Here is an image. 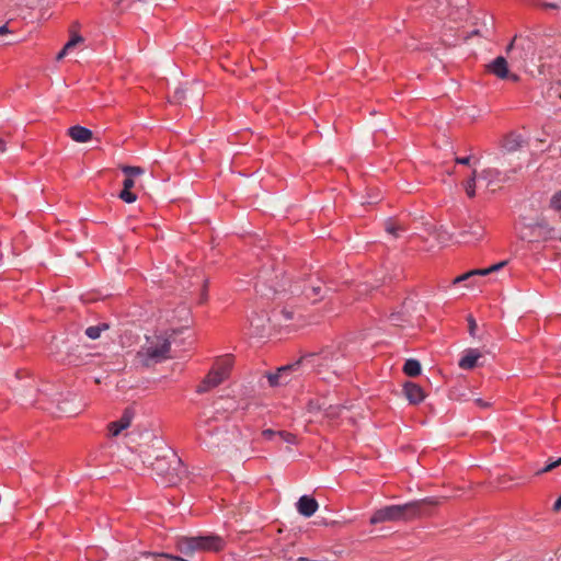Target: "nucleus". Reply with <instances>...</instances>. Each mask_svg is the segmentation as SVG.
<instances>
[{"label":"nucleus","mask_w":561,"mask_h":561,"mask_svg":"<svg viewBox=\"0 0 561 561\" xmlns=\"http://www.w3.org/2000/svg\"><path fill=\"white\" fill-rule=\"evenodd\" d=\"M483 229L480 226L470 227V230H463L460 232L462 242L469 243L479 240L482 237Z\"/></svg>","instance_id":"21"},{"label":"nucleus","mask_w":561,"mask_h":561,"mask_svg":"<svg viewBox=\"0 0 561 561\" xmlns=\"http://www.w3.org/2000/svg\"><path fill=\"white\" fill-rule=\"evenodd\" d=\"M133 412L126 409L119 420L108 424V431L112 436H117L122 431L130 426Z\"/></svg>","instance_id":"13"},{"label":"nucleus","mask_w":561,"mask_h":561,"mask_svg":"<svg viewBox=\"0 0 561 561\" xmlns=\"http://www.w3.org/2000/svg\"><path fill=\"white\" fill-rule=\"evenodd\" d=\"M322 286L319 285H310L308 287H305L304 293L308 299H312L313 301H317L319 297H322Z\"/></svg>","instance_id":"24"},{"label":"nucleus","mask_w":561,"mask_h":561,"mask_svg":"<svg viewBox=\"0 0 561 561\" xmlns=\"http://www.w3.org/2000/svg\"><path fill=\"white\" fill-rule=\"evenodd\" d=\"M273 317L278 320L283 318L284 321H290L294 319V310L288 307H282L279 309H274Z\"/></svg>","instance_id":"25"},{"label":"nucleus","mask_w":561,"mask_h":561,"mask_svg":"<svg viewBox=\"0 0 561 561\" xmlns=\"http://www.w3.org/2000/svg\"><path fill=\"white\" fill-rule=\"evenodd\" d=\"M499 175H500V172L496 169H485L479 174V178L491 182L493 179L497 178Z\"/></svg>","instance_id":"37"},{"label":"nucleus","mask_w":561,"mask_h":561,"mask_svg":"<svg viewBox=\"0 0 561 561\" xmlns=\"http://www.w3.org/2000/svg\"><path fill=\"white\" fill-rule=\"evenodd\" d=\"M402 391L410 404H420L425 399L424 389L416 382L405 381Z\"/></svg>","instance_id":"11"},{"label":"nucleus","mask_w":561,"mask_h":561,"mask_svg":"<svg viewBox=\"0 0 561 561\" xmlns=\"http://www.w3.org/2000/svg\"><path fill=\"white\" fill-rule=\"evenodd\" d=\"M178 480L180 483H183L184 479L187 480L186 485L191 482V479L188 478V471L187 467L184 465L181 458L178 457Z\"/></svg>","instance_id":"28"},{"label":"nucleus","mask_w":561,"mask_h":561,"mask_svg":"<svg viewBox=\"0 0 561 561\" xmlns=\"http://www.w3.org/2000/svg\"><path fill=\"white\" fill-rule=\"evenodd\" d=\"M505 79H508V80H511L513 82H518L519 81V76L508 71V76Z\"/></svg>","instance_id":"45"},{"label":"nucleus","mask_w":561,"mask_h":561,"mask_svg":"<svg viewBox=\"0 0 561 561\" xmlns=\"http://www.w3.org/2000/svg\"><path fill=\"white\" fill-rule=\"evenodd\" d=\"M468 322V331L471 336H476V330H477V322L472 314H469L467 317Z\"/></svg>","instance_id":"41"},{"label":"nucleus","mask_w":561,"mask_h":561,"mask_svg":"<svg viewBox=\"0 0 561 561\" xmlns=\"http://www.w3.org/2000/svg\"><path fill=\"white\" fill-rule=\"evenodd\" d=\"M208 300V279L197 267H185V275L178 279V311Z\"/></svg>","instance_id":"2"},{"label":"nucleus","mask_w":561,"mask_h":561,"mask_svg":"<svg viewBox=\"0 0 561 561\" xmlns=\"http://www.w3.org/2000/svg\"><path fill=\"white\" fill-rule=\"evenodd\" d=\"M277 438L288 444H297V436L287 431H279V436H277Z\"/></svg>","instance_id":"32"},{"label":"nucleus","mask_w":561,"mask_h":561,"mask_svg":"<svg viewBox=\"0 0 561 561\" xmlns=\"http://www.w3.org/2000/svg\"><path fill=\"white\" fill-rule=\"evenodd\" d=\"M506 264H507L506 261H502V262L491 265L490 267L479 268V276H485V275L491 274L492 272H496V271L501 270L503 266H505Z\"/></svg>","instance_id":"29"},{"label":"nucleus","mask_w":561,"mask_h":561,"mask_svg":"<svg viewBox=\"0 0 561 561\" xmlns=\"http://www.w3.org/2000/svg\"><path fill=\"white\" fill-rule=\"evenodd\" d=\"M5 151V142L0 139V152H4Z\"/></svg>","instance_id":"55"},{"label":"nucleus","mask_w":561,"mask_h":561,"mask_svg":"<svg viewBox=\"0 0 561 561\" xmlns=\"http://www.w3.org/2000/svg\"><path fill=\"white\" fill-rule=\"evenodd\" d=\"M536 43L530 36L515 35L506 47V53L512 60H534L536 55Z\"/></svg>","instance_id":"8"},{"label":"nucleus","mask_w":561,"mask_h":561,"mask_svg":"<svg viewBox=\"0 0 561 561\" xmlns=\"http://www.w3.org/2000/svg\"><path fill=\"white\" fill-rule=\"evenodd\" d=\"M296 506L298 513L305 517L312 516L319 507L317 500L311 495L300 496Z\"/></svg>","instance_id":"12"},{"label":"nucleus","mask_w":561,"mask_h":561,"mask_svg":"<svg viewBox=\"0 0 561 561\" xmlns=\"http://www.w3.org/2000/svg\"><path fill=\"white\" fill-rule=\"evenodd\" d=\"M402 370L408 377L414 378L421 375L422 366L417 359L409 358L405 360Z\"/></svg>","instance_id":"20"},{"label":"nucleus","mask_w":561,"mask_h":561,"mask_svg":"<svg viewBox=\"0 0 561 561\" xmlns=\"http://www.w3.org/2000/svg\"><path fill=\"white\" fill-rule=\"evenodd\" d=\"M122 171L126 174V176H128L130 179L144 173V170L140 167H130V165L122 167Z\"/></svg>","instance_id":"31"},{"label":"nucleus","mask_w":561,"mask_h":561,"mask_svg":"<svg viewBox=\"0 0 561 561\" xmlns=\"http://www.w3.org/2000/svg\"><path fill=\"white\" fill-rule=\"evenodd\" d=\"M476 403L481 407V408H486L489 407V403L488 402H484L482 399H477L476 400Z\"/></svg>","instance_id":"51"},{"label":"nucleus","mask_w":561,"mask_h":561,"mask_svg":"<svg viewBox=\"0 0 561 561\" xmlns=\"http://www.w3.org/2000/svg\"><path fill=\"white\" fill-rule=\"evenodd\" d=\"M9 33H11V31L8 28V26H7V25H2V26H0V35H1V36H2V35H7V34H9Z\"/></svg>","instance_id":"48"},{"label":"nucleus","mask_w":561,"mask_h":561,"mask_svg":"<svg viewBox=\"0 0 561 561\" xmlns=\"http://www.w3.org/2000/svg\"><path fill=\"white\" fill-rule=\"evenodd\" d=\"M341 405H329L324 411L325 415L329 417H337L341 413Z\"/></svg>","instance_id":"39"},{"label":"nucleus","mask_w":561,"mask_h":561,"mask_svg":"<svg viewBox=\"0 0 561 561\" xmlns=\"http://www.w3.org/2000/svg\"><path fill=\"white\" fill-rule=\"evenodd\" d=\"M230 439L228 437H224L222 442L226 443V442H229Z\"/></svg>","instance_id":"58"},{"label":"nucleus","mask_w":561,"mask_h":561,"mask_svg":"<svg viewBox=\"0 0 561 561\" xmlns=\"http://www.w3.org/2000/svg\"><path fill=\"white\" fill-rule=\"evenodd\" d=\"M171 343L162 336L147 339V343L137 352L136 358L144 367H151L168 358Z\"/></svg>","instance_id":"6"},{"label":"nucleus","mask_w":561,"mask_h":561,"mask_svg":"<svg viewBox=\"0 0 561 561\" xmlns=\"http://www.w3.org/2000/svg\"><path fill=\"white\" fill-rule=\"evenodd\" d=\"M295 366H296L295 364L286 365V366L277 368V370L274 373H267L266 377L268 380V385L271 387H277L279 385L286 383L287 381L282 380L283 375L288 373L289 370H291Z\"/></svg>","instance_id":"17"},{"label":"nucleus","mask_w":561,"mask_h":561,"mask_svg":"<svg viewBox=\"0 0 561 561\" xmlns=\"http://www.w3.org/2000/svg\"><path fill=\"white\" fill-rule=\"evenodd\" d=\"M282 552H283L282 558H284L285 560H287V561L294 560V558L291 556H288V550H283Z\"/></svg>","instance_id":"50"},{"label":"nucleus","mask_w":561,"mask_h":561,"mask_svg":"<svg viewBox=\"0 0 561 561\" xmlns=\"http://www.w3.org/2000/svg\"><path fill=\"white\" fill-rule=\"evenodd\" d=\"M84 39L81 35L75 33L71 35L70 39L65 44L64 48L66 50L72 49L77 44L82 43Z\"/></svg>","instance_id":"35"},{"label":"nucleus","mask_w":561,"mask_h":561,"mask_svg":"<svg viewBox=\"0 0 561 561\" xmlns=\"http://www.w3.org/2000/svg\"><path fill=\"white\" fill-rule=\"evenodd\" d=\"M547 467H548V470L549 471H552L553 469H556L557 467H559V465L557 463V459L556 460H552L551 458L548 460L547 462Z\"/></svg>","instance_id":"44"},{"label":"nucleus","mask_w":561,"mask_h":561,"mask_svg":"<svg viewBox=\"0 0 561 561\" xmlns=\"http://www.w3.org/2000/svg\"><path fill=\"white\" fill-rule=\"evenodd\" d=\"M386 231L390 234H392L394 238H398L400 236L401 231H404L405 228L392 219H388L385 224Z\"/></svg>","instance_id":"27"},{"label":"nucleus","mask_w":561,"mask_h":561,"mask_svg":"<svg viewBox=\"0 0 561 561\" xmlns=\"http://www.w3.org/2000/svg\"><path fill=\"white\" fill-rule=\"evenodd\" d=\"M481 353L477 348L467 350L466 354L459 360V367L465 370L473 369L477 366Z\"/></svg>","instance_id":"16"},{"label":"nucleus","mask_w":561,"mask_h":561,"mask_svg":"<svg viewBox=\"0 0 561 561\" xmlns=\"http://www.w3.org/2000/svg\"><path fill=\"white\" fill-rule=\"evenodd\" d=\"M543 7L545 8H549V9H557L558 4L557 3H552V2H546V3H543Z\"/></svg>","instance_id":"53"},{"label":"nucleus","mask_w":561,"mask_h":561,"mask_svg":"<svg viewBox=\"0 0 561 561\" xmlns=\"http://www.w3.org/2000/svg\"><path fill=\"white\" fill-rule=\"evenodd\" d=\"M549 207L556 211L561 210V190L551 196Z\"/></svg>","instance_id":"30"},{"label":"nucleus","mask_w":561,"mask_h":561,"mask_svg":"<svg viewBox=\"0 0 561 561\" xmlns=\"http://www.w3.org/2000/svg\"><path fill=\"white\" fill-rule=\"evenodd\" d=\"M210 422H211V420L209 419V420H207V421L205 422V424H206V425H210Z\"/></svg>","instance_id":"57"},{"label":"nucleus","mask_w":561,"mask_h":561,"mask_svg":"<svg viewBox=\"0 0 561 561\" xmlns=\"http://www.w3.org/2000/svg\"><path fill=\"white\" fill-rule=\"evenodd\" d=\"M208 446H209V447L220 448V442H219V440H210V442L208 443Z\"/></svg>","instance_id":"52"},{"label":"nucleus","mask_w":561,"mask_h":561,"mask_svg":"<svg viewBox=\"0 0 561 561\" xmlns=\"http://www.w3.org/2000/svg\"><path fill=\"white\" fill-rule=\"evenodd\" d=\"M134 186H135L134 179L126 176V179L123 182V190L121 191V193L118 195L119 198L128 204L136 202L137 195L130 191Z\"/></svg>","instance_id":"18"},{"label":"nucleus","mask_w":561,"mask_h":561,"mask_svg":"<svg viewBox=\"0 0 561 561\" xmlns=\"http://www.w3.org/2000/svg\"><path fill=\"white\" fill-rule=\"evenodd\" d=\"M557 463H558L559 466H561V457H559V458L557 459Z\"/></svg>","instance_id":"56"},{"label":"nucleus","mask_w":561,"mask_h":561,"mask_svg":"<svg viewBox=\"0 0 561 561\" xmlns=\"http://www.w3.org/2000/svg\"><path fill=\"white\" fill-rule=\"evenodd\" d=\"M561 510V495L557 499V501L553 504V511L559 512Z\"/></svg>","instance_id":"46"},{"label":"nucleus","mask_w":561,"mask_h":561,"mask_svg":"<svg viewBox=\"0 0 561 561\" xmlns=\"http://www.w3.org/2000/svg\"><path fill=\"white\" fill-rule=\"evenodd\" d=\"M194 318L190 308L178 311V365L188 362L197 346V334L193 328Z\"/></svg>","instance_id":"3"},{"label":"nucleus","mask_w":561,"mask_h":561,"mask_svg":"<svg viewBox=\"0 0 561 561\" xmlns=\"http://www.w3.org/2000/svg\"><path fill=\"white\" fill-rule=\"evenodd\" d=\"M438 503V500L435 497H425L404 504L387 505L374 512L369 518V524L411 522L416 518L430 516L432 515L433 508L436 507Z\"/></svg>","instance_id":"1"},{"label":"nucleus","mask_w":561,"mask_h":561,"mask_svg":"<svg viewBox=\"0 0 561 561\" xmlns=\"http://www.w3.org/2000/svg\"><path fill=\"white\" fill-rule=\"evenodd\" d=\"M151 561H175V556L171 553H148Z\"/></svg>","instance_id":"33"},{"label":"nucleus","mask_w":561,"mask_h":561,"mask_svg":"<svg viewBox=\"0 0 561 561\" xmlns=\"http://www.w3.org/2000/svg\"><path fill=\"white\" fill-rule=\"evenodd\" d=\"M84 39L81 35L75 33L71 35L70 39L65 44L64 48L66 50L72 49L77 44L82 43Z\"/></svg>","instance_id":"36"},{"label":"nucleus","mask_w":561,"mask_h":561,"mask_svg":"<svg viewBox=\"0 0 561 561\" xmlns=\"http://www.w3.org/2000/svg\"><path fill=\"white\" fill-rule=\"evenodd\" d=\"M279 436V431H274L272 428H266L262 431V437L266 440H274Z\"/></svg>","instance_id":"40"},{"label":"nucleus","mask_w":561,"mask_h":561,"mask_svg":"<svg viewBox=\"0 0 561 561\" xmlns=\"http://www.w3.org/2000/svg\"><path fill=\"white\" fill-rule=\"evenodd\" d=\"M67 134L76 142H88L93 137L92 130L80 125L71 126Z\"/></svg>","instance_id":"15"},{"label":"nucleus","mask_w":561,"mask_h":561,"mask_svg":"<svg viewBox=\"0 0 561 561\" xmlns=\"http://www.w3.org/2000/svg\"><path fill=\"white\" fill-rule=\"evenodd\" d=\"M474 276H479V270H472V271H469V272H467L465 274H461V275L457 276L454 279V284H458V283L468 280V279H470L471 277H474Z\"/></svg>","instance_id":"38"},{"label":"nucleus","mask_w":561,"mask_h":561,"mask_svg":"<svg viewBox=\"0 0 561 561\" xmlns=\"http://www.w3.org/2000/svg\"><path fill=\"white\" fill-rule=\"evenodd\" d=\"M68 50H66L65 48H62L56 56V59L57 60H61L66 55H67Z\"/></svg>","instance_id":"47"},{"label":"nucleus","mask_w":561,"mask_h":561,"mask_svg":"<svg viewBox=\"0 0 561 561\" xmlns=\"http://www.w3.org/2000/svg\"><path fill=\"white\" fill-rule=\"evenodd\" d=\"M297 561H325V560H312V559H309V558H307V557H299V558L297 559Z\"/></svg>","instance_id":"54"},{"label":"nucleus","mask_w":561,"mask_h":561,"mask_svg":"<svg viewBox=\"0 0 561 561\" xmlns=\"http://www.w3.org/2000/svg\"><path fill=\"white\" fill-rule=\"evenodd\" d=\"M470 161H471V156H468V157H461V158H456L455 159V162L457 164H463V165H469L470 164Z\"/></svg>","instance_id":"43"},{"label":"nucleus","mask_w":561,"mask_h":561,"mask_svg":"<svg viewBox=\"0 0 561 561\" xmlns=\"http://www.w3.org/2000/svg\"><path fill=\"white\" fill-rule=\"evenodd\" d=\"M181 87L178 88V105H185L190 107L191 105L199 106L202 100V89L199 83L192 82L190 87L188 81L186 80L184 83H180Z\"/></svg>","instance_id":"10"},{"label":"nucleus","mask_w":561,"mask_h":561,"mask_svg":"<svg viewBox=\"0 0 561 561\" xmlns=\"http://www.w3.org/2000/svg\"><path fill=\"white\" fill-rule=\"evenodd\" d=\"M546 472H550V471L548 470L547 465H546L543 468H541V469H539L538 471H536V472H535V476H541V474H543V473H546Z\"/></svg>","instance_id":"49"},{"label":"nucleus","mask_w":561,"mask_h":561,"mask_svg":"<svg viewBox=\"0 0 561 561\" xmlns=\"http://www.w3.org/2000/svg\"><path fill=\"white\" fill-rule=\"evenodd\" d=\"M344 358L343 353L337 348H323L319 353H308L299 358L295 365L309 366L316 368L319 373L322 369L331 370L339 374L343 370L341 360Z\"/></svg>","instance_id":"5"},{"label":"nucleus","mask_w":561,"mask_h":561,"mask_svg":"<svg viewBox=\"0 0 561 561\" xmlns=\"http://www.w3.org/2000/svg\"><path fill=\"white\" fill-rule=\"evenodd\" d=\"M84 39L81 35L75 33L71 35L70 39L65 44L64 48L66 50L72 49L77 44L82 43Z\"/></svg>","instance_id":"34"},{"label":"nucleus","mask_w":561,"mask_h":561,"mask_svg":"<svg viewBox=\"0 0 561 561\" xmlns=\"http://www.w3.org/2000/svg\"><path fill=\"white\" fill-rule=\"evenodd\" d=\"M519 238L528 243H539L549 240L561 241V236L557 234L556 229L550 227L545 220L524 227Z\"/></svg>","instance_id":"9"},{"label":"nucleus","mask_w":561,"mask_h":561,"mask_svg":"<svg viewBox=\"0 0 561 561\" xmlns=\"http://www.w3.org/2000/svg\"><path fill=\"white\" fill-rule=\"evenodd\" d=\"M152 470L157 472L158 476L164 478V473L169 471V463L164 458H157L156 462L152 463ZM163 483H170L171 479H163Z\"/></svg>","instance_id":"22"},{"label":"nucleus","mask_w":561,"mask_h":561,"mask_svg":"<svg viewBox=\"0 0 561 561\" xmlns=\"http://www.w3.org/2000/svg\"><path fill=\"white\" fill-rule=\"evenodd\" d=\"M233 363L234 358L231 354L218 356L202 383L197 386V392H207L226 381L230 376Z\"/></svg>","instance_id":"7"},{"label":"nucleus","mask_w":561,"mask_h":561,"mask_svg":"<svg viewBox=\"0 0 561 561\" xmlns=\"http://www.w3.org/2000/svg\"><path fill=\"white\" fill-rule=\"evenodd\" d=\"M486 68L489 72L493 73L499 79H505L508 76L507 60L503 56H497Z\"/></svg>","instance_id":"14"},{"label":"nucleus","mask_w":561,"mask_h":561,"mask_svg":"<svg viewBox=\"0 0 561 561\" xmlns=\"http://www.w3.org/2000/svg\"><path fill=\"white\" fill-rule=\"evenodd\" d=\"M225 547V539L216 534L178 536V552L187 557H191L194 552H220Z\"/></svg>","instance_id":"4"},{"label":"nucleus","mask_w":561,"mask_h":561,"mask_svg":"<svg viewBox=\"0 0 561 561\" xmlns=\"http://www.w3.org/2000/svg\"><path fill=\"white\" fill-rule=\"evenodd\" d=\"M522 142L523 138L520 135L511 133L504 137L502 147L508 152H514L522 147Z\"/></svg>","instance_id":"19"},{"label":"nucleus","mask_w":561,"mask_h":561,"mask_svg":"<svg viewBox=\"0 0 561 561\" xmlns=\"http://www.w3.org/2000/svg\"><path fill=\"white\" fill-rule=\"evenodd\" d=\"M110 325L107 323H100L98 325H91L87 328L85 335L91 340H96L100 337L101 333L107 330Z\"/></svg>","instance_id":"23"},{"label":"nucleus","mask_w":561,"mask_h":561,"mask_svg":"<svg viewBox=\"0 0 561 561\" xmlns=\"http://www.w3.org/2000/svg\"><path fill=\"white\" fill-rule=\"evenodd\" d=\"M476 180H477V171L473 170L472 175L468 178L465 183V190L468 197L472 198L476 196Z\"/></svg>","instance_id":"26"},{"label":"nucleus","mask_w":561,"mask_h":561,"mask_svg":"<svg viewBox=\"0 0 561 561\" xmlns=\"http://www.w3.org/2000/svg\"><path fill=\"white\" fill-rule=\"evenodd\" d=\"M205 433H206V434H208V435L210 436V439H213V438H214V436H215V433H213L209 428H205ZM217 434H222V435L227 436V435H228V432H227L226 430H222V431H221V430H219L218 427H216V435H217Z\"/></svg>","instance_id":"42"}]
</instances>
